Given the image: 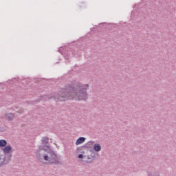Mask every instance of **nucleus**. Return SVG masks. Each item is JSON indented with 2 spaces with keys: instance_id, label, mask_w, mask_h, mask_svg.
I'll list each match as a JSON object with an SVG mask.
<instances>
[{
  "instance_id": "1",
  "label": "nucleus",
  "mask_w": 176,
  "mask_h": 176,
  "mask_svg": "<svg viewBox=\"0 0 176 176\" xmlns=\"http://www.w3.org/2000/svg\"><path fill=\"white\" fill-rule=\"evenodd\" d=\"M89 89L88 85H79L76 88V92L72 91L70 93L56 95L55 98L56 101H65L66 100H87V93L86 90Z\"/></svg>"
},
{
  "instance_id": "2",
  "label": "nucleus",
  "mask_w": 176,
  "mask_h": 176,
  "mask_svg": "<svg viewBox=\"0 0 176 176\" xmlns=\"http://www.w3.org/2000/svg\"><path fill=\"white\" fill-rule=\"evenodd\" d=\"M39 159H44L46 162L50 163H55L56 162V154L53 153V151L49 146H44L41 150H39Z\"/></svg>"
},
{
  "instance_id": "3",
  "label": "nucleus",
  "mask_w": 176,
  "mask_h": 176,
  "mask_svg": "<svg viewBox=\"0 0 176 176\" xmlns=\"http://www.w3.org/2000/svg\"><path fill=\"white\" fill-rule=\"evenodd\" d=\"M2 151L5 155L7 153H10L12 152V146H6L3 148H2Z\"/></svg>"
},
{
  "instance_id": "4",
  "label": "nucleus",
  "mask_w": 176,
  "mask_h": 176,
  "mask_svg": "<svg viewBox=\"0 0 176 176\" xmlns=\"http://www.w3.org/2000/svg\"><path fill=\"white\" fill-rule=\"evenodd\" d=\"M14 116L12 113H8L6 114V120H13Z\"/></svg>"
},
{
  "instance_id": "5",
  "label": "nucleus",
  "mask_w": 176,
  "mask_h": 176,
  "mask_svg": "<svg viewBox=\"0 0 176 176\" xmlns=\"http://www.w3.org/2000/svg\"><path fill=\"white\" fill-rule=\"evenodd\" d=\"M85 141H86V138H79L76 142V145H80V144H83Z\"/></svg>"
},
{
  "instance_id": "6",
  "label": "nucleus",
  "mask_w": 176,
  "mask_h": 176,
  "mask_svg": "<svg viewBox=\"0 0 176 176\" xmlns=\"http://www.w3.org/2000/svg\"><path fill=\"white\" fill-rule=\"evenodd\" d=\"M94 150L95 151V152H100V151H101V145L98 144H95L94 145Z\"/></svg>"
},
{
  "instance_id": "7",
  "label": "nucleus",
  "mask_w": 176,
  "mask_h": 176,
  "mask_svg": "<svg viewBox=\"0 0 176 176\" xmlns=\"http://www.w3.org/2000/svg\"><path fill=\"white\" fill-rule=\"evenodd\" d=\"M6 140H0V148H5V146L7 145Z\"/></svg>"
},
{
  "instance_id": "8",
  "label": "nucleus",
  "mask_w": 176,
  "mask_h": 176,
  "mask_svg": "<svg viewBox=\"0 0 176 176\" xmlns=\"http://www.w3.org/2000/svg\"><path fill=\"white\" fill-rule=\"evenodd\" d=\"M43 144H47L49 142V138L44 137L42 139Z\"/></svg>"
},
{
  "instance_id": "9",
  "label": "nucleus",
  "mask_w": 176,
  "mask_h": 176,
  "mask_svg": "<svg viewBox=\"0 0 176 176\" xmlns=\"http://www.w3.org/2000/svg\"><path fill=\"white\" fill-rule=\"evenodd\" d=\"M78 157L79 159H83V155L82 154L78 155Z\"/></svg>"
},
{
  "instance_id": "10",
  "label": "nucleus",
  "mask_w": 176,
  "mask_h": 176,
  "mask_svg": "<svg viewBox=\"0 0 176 176\" xmlns=\"http://www.w3.org/2000/svg\"><path fill=\"white\" fill-rule=\"evenodd\" d=\"M8 162L10 161V159H12V155H10L8 156Z\"/></svg>"
},
{
  "instance_id": "11",
  "label": "nucleus",
  "mask_w": 176,
  "mask_h": 176,
  "mask_svg": "<svg viewBox=\"0 0 176 176\" xmlns=\"http://www.w3.org/2000/svg\"><path fill=\"white\" fill-rule=\"evenodd\" d=\"M88 144L89 145H93V144H94V142H89Z\"/></svg>"
},
{
  "instance_id": "12",
  "label": "nucleus",
  "mask_w": 176,
  "mask_h": 176,
  "mask_svg": "<svg viewBox=\"0 0 176 176\" xmlns=\"http://www.w3.org/2000/svg\"><path fill=\"white\" fill-rule=\"evenodd\" d=\"M1 164H6V162H5V161H4V162H0V166H1Z\"/></svg>"
},
{
  "instance_id": "13",
  "label": "nucleus",
  "mask_w": 176,
  "mask_h": 176,
  "mask_svg": "<svg viewBox=\"0 0 176 176\" xmlns=\"http://www.w3.org/2000/svg\"><path fill=\"white\" fill-rule=\"evenodd\" d=\"M62 92L63 93H67V91H65V90H63Z\"/></svg>"
}]
</instances>
